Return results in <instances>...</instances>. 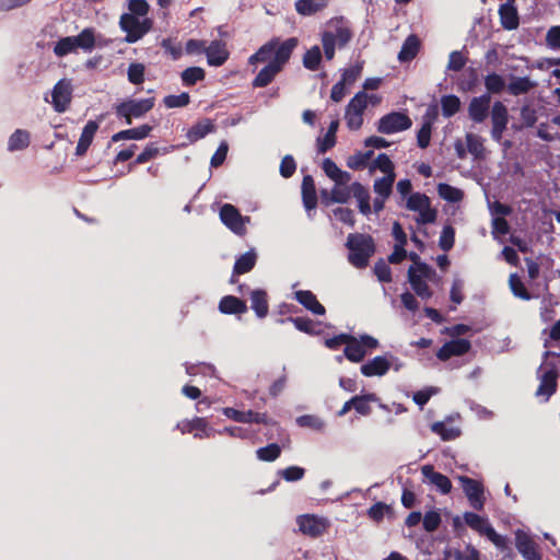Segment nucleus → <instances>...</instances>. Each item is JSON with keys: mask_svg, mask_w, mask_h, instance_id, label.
<instances>
[{"mask_svg": "<svg viewBox=\"0 0 560 560\" xmlns=\"http://www.w3.org/2000/svg\"><path fill=\"white\" fill-rule=\"evenodd\" d=\"M537 377L539 385L535 395L542 397L544 401H548L550 397L557 392L559 372L553 362L546 361L537 370Z\"/></svg>", "mask_w": 560, "mask_h": 560, "instance_id": "nucleus-5", "label": "nucleus"}, {"mask_svg": "<svg viewBox=\"0 0 560 560\" xmlns=\"http://www.w3.org/2000/svg\"><path fill=\"white\" fill-rule=\"evenodd\" d=\"M215 126L211 119L205 118L192 125L186 133V138L189 143H195L198 140L205 138L207 135L213 132Z\"/></svg>", "mask_w": 560, "mask_h": 560, "instance_id": "nucleus-27", "label": "nucleus"}, {"mask_svg": "<svg viewBox=\"0 0 560 560\" xmlns=\"http://www.w3.org/2000/svg\"><path fill=\"white\" fill-rule=\"evenodd\" d=\"M329 0H296L295 10L301 15H313L323 10Z\"/></svg>", "mask_w": 560, "mask_h": 560, "instance_id": "nucleus-35", "label": "nucleus"}, {"mask_svg": "<svg viewBox=\"0 0 560 560\" xmlns=\"http://www.w3.org/2000/svg\"><path fill=\"white\" fill-rule=\"evenodd\" d=\"M322 58L323 57L320 48L315 45L306 50V52L303 56L302 62L305 69L310 71H316L319 69Z\"/></svg>", "mask_w": 560, "mask_h": 560, "instance_id": "nucleus-39", "label": "nucleus"}, {"mask_svg": "<svg viewBox=\"0 0 560 560\" xmlns=\"http://www.w3.org/2000/svg\"><path fill=\"white\" fill-rule=\"evenodd\" d=\"M299 529L306 536L317 538L324 535L328 527L329 521L325 517H319L314 514L300 515L296 518Z\"/></svg>", "mask_w": 560, "mask_h": 560, "instance_id": "nucleus-9", "label": "nucleus"}, {"mask_svg": "<svg viewBox=\"0 0 560 560\" xmlns=\"http://www.w3.org/2000/svg\"><path fill=\"white\" fill-rule=\"evenodd\" d=\"M509 285L512 291V293L524 300L529 301L532 299L530 293L526 289L525 284L523 283L522 279L517 276V273H512L509 278Z\"/></svg>", "mask_w": 560, "mask_h": 560, "instance_id": "nucleus-44", "label": "nucleus"}, {"mask_svg": "<svg viewBox=\"0 0 560 560\" xmlns=\"http://www.w3.org/2000/svg\"><path fill=\"white\" fill-rule=\"evenodd\" d=\"M296 171V163L292 155L288 154L280 162L279 172L283 178H290Z\"/></svg>", "mask_w": 560, "mask_h": 560, "instance_id": "nucleus-62", "label": "nucleus"}, {"mask_svg": "<svg viewBox=\"0 0 560 560\" xmlns=\"http://www.w3.org/2000/svg\"><path fill=\"white\" fill-rule=\"evenodd\" d=\"M73 51L74 49L71 36L60 38L54 47V52L57 57H65Z\"/></svg>", "mask_w": 560, "mask_h": 560, "instance_id": "nucleus-63", "label": "nucleus"}, {"mask_svg": "<svg viewBox=\"0 0 560 560\" xmlns=\"http://www.w3.org/2000/svg\"><path fill=\"white\" fill-rule=\"evenodd\" d=\"M535 86V83L527 77L514 78L508 85V91L511 95L518 96L526 94Z\"/></svg>", "mask_w": 560, "mask_h": 560, "instance_id": "nucleus-38", "label": "nucleus"}, {"mask_svg": "<svg viewBox=\"0 0 560 560\" xmlns=\"http://www.w3.org/2000/svg\"><path fill=\"white\" fill-rule=\"evenodd\" d=\"M144 65L140 62H132L127 70L128 81L132 84H141L144 82Z\"/></svg>", "mask_w": 560, "mask_h": 560, "instance_id": "nucleus-53", "label": "nucleus"}, {"mask_svg": "<svg viewBox=\"0 0 560 560\" xmlns=\"http://www.w3.org/2000/svg\"><path fill=\"white\" fill-rule=\"evenodd\" d=\"M301 194L303 206L306 211L314 210L317 206V194L314 178L311 175H305L303 177Z\"/></svg>", "mask_w": 560, "mask_h": 560, "instance_id": "nucleus-22", "label": "nucleus"}, {"mask_svg": "<svg viewBox=\"0 0 560 560\" xmlns=\"http://www.w3.org/2000/svg\"><path fill=\"white\" fill-rule=\"evenodd\" d=\"M515 547L525 560H541L536 541L524 530H516Z\"/></svg>", "mask_w": 560, "mask_h": 560, "instance_id": "nucleus-13", "label": "nucleus"}, {"mask_svg": "<svg viewBox=\"0 0 560 560\" xmlns=\"http://www.w3.org/2000/svg\"><path fill=\"white\" fill-rule=\"evenodd\" d=\"M459 481L470 505L477 511L482 510L486 501L482 483L467 476H460Z\"/></svg>", "mask_w": 560, "mask_h": 560, "instance_id": "nucleus-10", "label": "nucleus"}, {"mask_svg": "<svg viewBox=\"0 0 560 560\" xmlns=\"http://www.w3.org/2000/svg\"><path fill=\"white\" fill-rule=\"evenodd\" d=\"M491 137L494 141H500L502 139L503 132L506 129L509 122V113L506 106L497 101L491 108Z\"/></svg>", "mask_w": 560, "mask_h": 560, "instance_id": "nucleus-12", "label": "nucleus"}, {"mask_svg": "<svg viewBox=\"0 0 560 560\" xmlns=\"http://www.w3.org/2000/svg\"><path fill=\"white\" fill-rule=\"evenodd\" d=\"M322 167L326 176H328L337 185H346L351 179V175L348 172L340 170L337 164L329 158L323 161Z\"/></svg>", "mask_w": 560, "mask_h": 560, "instance_id": "nucleus-28", "label": "nucleus"}, {"mask_svg": "<svg viewBox=\"0 0 560 560\" xmlns=\"http://www.w3.org/2000/svg\"><path fill=\"white\" fill-rule=\"evenodd\" d=\"M441 522V515L438 511H429L422 518L423 528L428 533L435 532L439 528Z\"/></svg>", "mask_w": 560, "mask_h": 560, "instance_id": "nucleus-59", "label": "nucleus"}, {"mask_svg": "<svg viewBox=\"0 0 560 560\" xmlns=\"http://www.w3.org/2000/svg\"><path fill=\"white\" fill-rule=\"evenodd\" d=\"M343 354L349 361L358 363L364 359L366 350L363 348V345L360 343L358 338L351 336L343 349Z\"/></svg>", "mask_w": 560, "mask_h": 560, "instance_id": "nucleus-33", "label": "nucleus"}, {"mask_svg": "<svg viewBox=\"0 0 560 560\" xmlns=\"http://www.w3.org/2000/svg\"><path fill=\"white\" fill-rule=\"evenodd\" d=\"M219 311L230 315L242 314L245 312V301L234 295H225L219 303Z\"/></svg>", "mask_w": 560, "mask_h": 560, "instance_id": "nucleus-32", "label": "nucleus"}, {"mask_svg": "<svg viewBox=\"0 0 560 560\" xmlns=\"http://www.w3.org/2000/svg\"><path fill=\"white\" fill-rule=\"evenodd\" d=\"M420 45H421L420 39L418 38L417 35H415V34L409 35L405 39V42L401 46V49L398 54L399 61L408 62V61H411L412 59H415L419 52Z\"/></svg>", "mask_w": 560, "mask_h": 560, "instance_id": "nucleus-29", "label": "nucleus"}, {"mask_svg": "<svg viewBox=\"0 0 560 560\" xmlns=\"http://www.w3.org/2000/svg\"><path fill=\"white\" fill-rule=\"evenodd\" d=\"M373 154L374 152L372 150L366 152H358L348 159L347 165L352 170L363 168L368 165V162L373 156Z\"/></svg>", "mask_w": 560, "mask_h": 560, "instance_id": "nucleus-55", "label": "nucleus"}, {"mask_svg": "<svg viewBox=\"0 0 560 560\" xmlns=\"http://www.w3.org/2000/svg\"><path fill=\"white\" fill-rule=\"evenodd\" d=\"M296 424L301 428H310L316 431H320L324 429V421L314 415H303L296 418Z\"/></svg>", "mask_w": 560, "mask_h": 560, "instance_id": "nucleus-51", "label": "nucleus"}, {"mask_svg": "<svg viewBox=\"0 0 560 560\" xmlns=\"http://www.w3.org/2000/svg\"><path fill=\"white\" fill-rule=\"evenodd\" d=\"M396 174L385 175L384 177L377 178L374 182V191L383 198H388L393 191V184L395 182Z\"/></svg>", "mask_w": 560, "mask_h": 560, "instance_id": "nucleus-41", "label": "nucleus"}, {"mask_svg": "<svg viewBox=\"0 0 560 560\" xmlns=\"http://www.w3.org/2000/svg\"><path fill=\"white\" fill-rule=\"evenodd\" d=\"M464 521L467 526L486 536L497 548L504 550L508 548V538L498 534L488 518L480 516L474 512H465Z\"/></svg>", "mask_w": 560, "mask_h": 560, "instance_id": "nucleus-4", "label": "nucleus"}, {"mask_svg": "<svg viewBox=\"0 0 560 560\" xmlns=\"http://www.w3.org/2000/svg\"><path fill=\"white\" fill-rule=\"evenodd\" d=\"M373 270L380 282H392V269L383 258L375 262Z\"/></svg>", "mask_w": 560, "mask_h": 560, "instance_id": "nucleus-56", "label": "nucleus"}, {"mask_svg": "<svg viewBox=\"0 0 560 560\" xmlns=\"http://www.w3.org/2000/svg\"><path fill=\"white\" fill-rule=\"evenodd\" d=\"M351 195V185L348 187L345 185L336 184L330 190V200L337 203H346L350 199Z\"/></svg>", "mask_w": 560, "mask_h": 560, "instance_id": "nucleus-57", "label": "nucleus"}, {"mask_svg": "<svg viewBox=\"0 0 560 560\" xmlns=\"http://www.w3.org/2000/svg\"><path fill=\"white\" fill-rule=\"evenodd\" d=\"M455 244V230L451 225H446L443 228L440 240H439V246L442 250L448 252L454 247Z\"/></svg>", "mask_w": 560, "mask_h": 560, "instance_id": "nucleus-54", "label": "nucleus"}, {"mask_svg": "<svg viewBox=\"0 0 560 560\" xmlns=\"http://www.w3.org/2000/svg\"><path fill=\"white\" fill-rule=\"evenodd\" d=\"M256 453H257V457L260 460L273 462L280 456L281 448L277 443H271V444H268L267 446L258 448Z\"/></svg>", "mask_w": 560, "mask_h": 560, "instance_id": "nucleus-52", "label": "nucleus"}, {"mask_svg": "<svg viewBox=\"0 0 560 560\" xmlns=\"http://www.w3.org/2000/svg\"><path fill=\"white\" fill-rule=\"evenodd\" d=\"M205 77L206 72L200 67H189L182 72V81L186 86L195 85L198 81L203 80Z\"/></svg>", "mask_w": 560, "mask_h": 560, "instance_id": "nucleus-45", "label": "nucleus"}, {"mask_svg": "<svg viewBox=\"0 0 560 560\" xmlns=\"http://www.w3.org/2000/svg\"><path fill=\"white\" fill-rule=\"evenodd\" d=\"M295 300L302 304L306 310L316 315H324L326 310L318 302L316 295L308 290H300L294 293Z\"/></svg>", "mask_w": 560, "mask_h": 560, "instance_id": "nucleus-26", "label": "nucleus"}, {"mask_svg": "<svg viewBox=\"0 0 560 560\" xmlns=\"http://www.w3.org/2000/svg\"><path fill=\"white\" fill-rule=\"evenodd\" d=\"M390 369V362L383 355H377L361 365V373L366 377L383 376Z\"/></svg>", "mask_w": 560, "mask_h": 560, "instance_id": "nucleus-21", "label": "nucleus"}, {"mask_svg": "<svg viewBox=\"0 0 560 560\" xmlns=\"http://www.w3.org/2000/svg\"><path fill=\"white\" fill-rule=\"evenodd\" d=\"M442 115L446 118L454 116L460 108L458 96L450 94L441 97Z\"/></svg>", "mask_w": 560, "mask_h": 560, "instance_id": "nucleus-42", "label": "nucleus"}, {"mask_svg": "<svg viewBox=\"0 0 560 560\" xmlns=\"http://www.w3.org/2000/svg\"><path fill=\"white\" fill-rule=\"evenodd\" d=\"M478 83V72L475 68H468L462 74L458 82L459 89L463 91H471Z\"/></svg>", "mask_w": 560, "mask_h": 560, "instance_id": "nucleus-48", "label": "nucleus"}, {"mask_svg": "<svg viewBox=\"0 0 560 560\" xmlns=\"http://www.w3.org/2000/svg\"><path fill=\"white\" fill-rule=\"evenodd\" d=\"M299 44L298 37H289L282 40L280 37L273 36L252 55L247 60L249 63H267L254 78L253 86L265 88L269 85L289 62Z\"/></svg>", "mask_w": 560, "mask_h": 560, "instance_id": "nucleus-1", "label": "nucleus"}, {"mask_svg": "<svg viewBox=\"0 0 560 560\" xmlns=\"http://www.w3.org/2000/svg\"><path fill=\"white\" fill-rule=\"evenodd\" d=\"M160 154V148L155 143H149L143 151L136 158L133 164H144Z\"/></svg>", "mask_w": 560, "mask_h": 560, "instance_id": "nucleus-61", "label": "nucleus"}, {"mask_svg": "<svg viewBox=\"0 0 560 560\" xmlns=\"http://www.w3.org/2000/svg\"><path fill=\"white\" fill-rule=\"evenodd\" d=\"M443 560H480V552L471 544H468L464 550L454 549L446 551Z\"/></svg>", "mask_w": 560, "mask_h": 560, "instance_id": "nucleus-36", "label": "nucleus"}, {"mask_svg": "<svg viewBox=\"0 0 560 560\" xmlns=\"http://www.w3.org/2000/svg\"><path fill=\"white\" fill-rule=\"evenodd\" d=\"M351 191L353 197L359 202V210L362 214L368 215L371 213V205H370V192L366 187H364L361 183L354 182L351 184Z\"/></svg>", "mask_w": 560, "mask_h": 560, "instance_id": "nucleus-31", "label": "nucleus"}, {"mask_svg": "<svg viewBox=\"0 0 560 560\" xmlns=\"http://www.w3.org/2000/svg\"><path fill=\"white\" fill-rule=\"evenodd\" d=\"M471 348V343L467 339H453L445 342L438 351L436 357L441 361H447L452 357L466 354Z\"/></svg>", "mask_w": 560, "mask_h": 560, "instance_id": "nucleus-15", "label": "nucleus"}, {"mask_svg": "<svg viewBox=\"0 0 560 560\" xmlns=\"http://www.w3.org/2000/svg\"><path fill=\"white\" fill-rule=\"evenodd\" d=\"M546 44L553 50L560 49V25L551 26L546 34Z\"/></svg>", "mask_w": 560, "mask_h": 560, "instance_id": "nucleus-64", "label": "nucleus"}, {"mask_svg": "<svg viewBox=\"0 0 560 560\" xmlns=\"http://www.w3.org/2000/svg\"><path fill=\"white\" fill-rule=\"evenodd\" d=\"M207 61L209 66L219 67L222 66L229 58V51L226 46L221 40H213L205 49Z\"/></svg>", "mask_w": 560, "mask_h": 560, "instance_id": "nucleus-20", "label": "nucleus"}, {"mask_svg": "<svg viewBox=\"0 0 560 560\" xmlns=\"http://www.w3.org/2000/svg\"><path fill=\"white\" fill-rule=\"evenodd\" d=\"M154 97L135 100L128 98L114 105V112L118 119H124L126 125H131L133 119L144 117L153 109Z\"/></svg>", "mask_w": 560, "mask_h": 560, "instance_id": "nucleus-3", "label": "nucleus"}, {"mask_svg": "<svg viewBox=\"0 0 560 560\" xmlns=\"http://www.w3.org/2000/svg\"><path fill=\"white\" fill-rule=\"evenodd\" d=\"M346 246L349 249V262L358 269L365 268L375 253L374 240L369 234L350 233Z\"/></svg>", "mask_w": 560, "mask_h": 560, "instance_id": "nucleus-2", "label": "nucleus"}, {"mask_svg": "<svg viewBox=\"0 0 560 560\" xmlns=\"http://www.w3.org/2000/svg\"><path fill=\"white\" fill-rule=\"evenodd\" d=\"M369 95L361 91L358 92L349 102L346 107V110H350L352 113L363 114L368 106Z\"/></svg>", "mask_w": 560, "mask_h": 560, "instance_id": "nucleus-49", "label": "nucleus"}, {"mask_svg": "<svg viewBox=\"0 0 560 560\" xmlns=\"http://www.w3.org/2000/svg\"><path fill=\"white\" fill-rule=\"evenodd\" d=\"M375 400H377V397L375 394L353 396V401H354L353 409L362 416H369L372 411L370 402L375 401Z\"/></svg>", "mask_w": 560, "mask_h": 560, "instance_id": "nucleus-43", "label": "nucleus"}, {"mask_svg": "<svg viewBox=\"0 0 560 560\" xmlns=\"http://www.w3.org/2000/svg\"><path fill=\"white\" fill-rule=\"evenodd\" d=\"M412 126L410 117L401 112H392L384 115L377 122V131L384 135H392L405 131Z\"/></svg>", "mask_w": 560, "mask_h": 560, "instance_id": "nucleus-8", "label": "nucleus"}, {"mask_svg": "<svg viewBox=\"0 0 560 560\" xmlns=\"http://www.w3.org/2000/svg\"><path fill=\"white\" fill-rule=\"evenodd\" d=\"M466 144L470 154H472L476 159L481 158L485 152V147L482 139L474 133L466 135Z\"/></svg>", "mask_w": 560, "mask_h": 560, "instance_id": "nucleus-50", "label": "nucleus"}, {"mask_svg": "<svg viewBox=\"0 0 560 560\" xmlns=\"http://www.w3.org/2000/svg\"><path fill=\"white\" fill-rule=\"evenodd\" d=\"M153 22L149 18L139 20L133 14L124 13L119 19V26L126 33L125 40L129 44L141 39L152 28Z\"/></svg>", "mask_w": 560, "mask_h": 560, "instance_id": "nucleus-6", "label": "nucleus"}, {"mask_svg": "<svg viewBox=\"0 0 560 560\" xmlns=\"http://www.w3.org/2000/svg\"><path fill=\"white\" fill-rule=\"evenodd\" d=\"M152 130L153 127L151 125L144 124L136 128L125 129L114 133L112 141L118 142L121 140H142L149 137Z\"/></svg>", "mask_w": 560, "mask_h": 560, "instance_id": "nucleus-25", "label": "nucleus"}, {"mask_svg": "<svg viewBox=\"0 0 560 560\" xmlns=\"http://www.w3.org/2000/svg\"><path fill=\"white\" fill-rule=\"evenodd\" d=\"M491 103V96L489 94H482L477 97H472L468 105V116L477 124H481L489 115Z\"/></svg>", "mask_w": 560, "mask_h": 560, "instance_id": "nucleus-16", "label": "nucleus"}, {"mask_svg": "<svg viewBox=\"0 0 560 560\" xmlns=\"http://www.w3.org/2000/svg\"><path fill=\"white\" fill-rule=\"evenodd\" d=\"M190 102V96L187 92L178 95H167L164 97L163 103L167 108H177L187 106Z\"/></svg>", "mask_w": 560, "mask_h": 560, "instance_id": "nucleus-58", "label": "nucleus"}, {"mask_svg": "<svg viewBox=\"0 0 560 560\" xmlns=\"http://www.w3.org/2000/svg\"><path fill=\"white\" fill-rule=\"evenodd\" d=\"M422 475L435 486L441 493L447 494L452 490V482L450 478L439 471L434 470L432 465H424L421 468Z\"/></svg>", "mask_w": 560, "mask_h": 560, "instance_id": "nucleus-19", "label": "nucleus"}, {"mask_svg": "<svg viewBox=\"0 0 560 560\" xmlns=\"http://www.w3.org/2000/svg\"><path fill=\"white\" fill-rule=\"evenodd\" d=\"M249 299L250 308L254 311L257 318H265L269 312V301L267 292L261 289L253 290L249 294Z\"/></svg>", "mask_w": 560, "mask_h": 560, "instance_id": "nucleus-23", "label": "nucleus"}, {"mask_svg": "<svg viewBox=\"0 0 560 560\" xmlns=\"http://www.w3.org/2000/svg\"><path fill=\"white\" fill-rule=\"evenodd\" d=\"M439 196L448 202H458L464 198V192L450 184L440 183L438 185Z\"/></svg>", "mask_w": 560, "mask_h": 560, "instance_id": "nucleus-40", "label": "nucleus"}, {"mask_svg": "<svg viewBox=\"0 0 560 560\" xmlns=\"http://www.w3.org/2000/svg\"><path fill=\"white\" fill-rule=\"evenodd\" d=\"M52 106L57 113H63L68 109L72 100V85L69 80H59L51 92Z\"/></svg>", "mask_w": 560, "mask_h": 560, "instance_id": "nucleus-11", "label": "nucleus"}, {"mask_svg": "<svg viewBox=\"0 0 560 560\" xmlns=\"http://www.w3.org/2000/svg\"><path fill=\"white\" fill-rule=\"evenodd\" d=\"M516 0H509L499 7V18L502 27L506 31H514L520 25V16L515 5Z\"/></svg>", "mask_w": 560, "mask_h": 560, "instance_id": "nucleus-17", "label": "nucleus"}, {"mask_svg": "<svg viewBox=\"0 0 560 560\" xmlns=\"http://www.w3.org/2000/svg\"><path fill=\"white\" fill-rule=\"evenodd\" d=\"M177 428L185 433H192L195 438H210L213 430L208 425L206 418L196 417L192 420H186L177 424Z\"/></svg>", "mask_w": 560, "mask_h": 560, "instance_id": "nucleus-18", "label": "nucleus"}, {"mask_svg": "<svg viewBox=\"0 0 560 560\" xmlns=\"http://www.w3.org/2000/svg\"><path fill=\"white\" fill-rule=\"evenodd\" d=\"M406 207L410 211L419 212V217L417 218L419 224L433 223L436 220L438 211L431 208V200L424 194H411L407 200Z\"/></svg>", "mask_w": 560, "mask_h": 560, "instance_id": "nucleus-7", "label": "nucleus"}, {"mask_svg": "<svg viewBox=\"0 0 560 560\" xmlns=\"http://www.w3.org/2000/svg\"><path fill=\"white\" fill-rule=\"evenodd\" d=\"M30 132L23 129H16L9 138V151H19L26 149L30 145Z\"/></svg>", "mask_w": 560, "mask_h": 560, "instance_id": "nucleus-37", "label": "nucleus"}, {"mask_svg": "<svg viewBox=\"0 0 560 560\" xmlns=\"http://www.w3.org/2000/svg\"><path fill=\"white\" fill-rule=\"evenodd\" d=\"M98 130V122L95 120H89L86 125L83 127L82 133L79 138L75 154L78 156H82L89 150L96 131Z\"/></svg>", "mask_w": 560, "mask_h": 560, "instance_id": "nucleus-24", "label": "nucleus"}, {"mask_svg": "<svg viewBox=\"0 0 560 560\" xmlns=\"http://www.w3.org/2000/svg\"><path fill=\"white\" fill-rule=\"evenodd\" d=\"M220 220L222 223L236 234L244 232V218L238 209L231 203H224L220 209Z\"/></svg>", "mask_w": 560, "mask_h": 560, "instance_id": "nucleus-14", "label": "nucleus"}, {"mask_svg": "<svg viewBox=\"0 0 560 560\" xmlns=\"http://www.w3.org/2000/svg\"><path fill=\"white\" fill-rule=\"evenodd\" d=\"M485 85L488 91L487 94H499L505 88V81L500 74L493 72L485 78Z\"/></svg>", "mask_w": 560, "mask_h": 560, "instance_id": "nucleus-46", "label": "nucleus"}, {"mask_svg": "<svg viewBox=\"0 0 560 560\" xmlns=\"http://www.w3.org/2000/svg\"><path fill=\"white\" fill-rule=\"evenodd\" d=\"M373 167L378 168L385 175L395 174V166L389 156L385 153H381L373 162Z\"/></svg>", "mask_w": 560, "mask_h": 560, "instance_id": "nucleus-60", "label": "nucleus"}, {"mask_svg": "<svg viewBox=\"0 0 560 560\" xmlns=\"http://www.w3.org/2000/svg\"><path fill=\"white\" fill-rule=\"evenodd\" d=\"M74 51L78 48L91 51L95 47V34L93 28H84L79 35L71 36Z\"/></svg>", "mask_w": 560, "mask_h": 560, "instance_id": "nucleus-34", "label": "nucleus"}, {"mask_svg": "<svg viewBox=\"0 0 560 560\" xmlns=\"http://www.w3.org/2000/svg\"><path fill=\"white\" fill-rule=\"evenodd\" d=\"M408 280L416 292V294L421 299H430L432 296V291L428 283L421 279V276L416 273V269L413 266H410L408 269Z\"/></svg>", "mask_w": 560, "mask_h": 560, "instance_id": "nucleus-30", "label": "nucleus"}, {"mask_svg": "<svg viewBox=\"0 0 560 560\" xmlns=\"http://www.w3.org/2000/svg\"><path fill=\"white\" fill-rule=\"evenodd\" d=\"M432 431L441 436L443 441L455 440L459 436L460 431L453 427H447L444 422H435L432 424Z\"/></svg>", "mask_w": 560, "mask_h": 560, "instance_id": "nucleus-47", "label": "nucleus"}]
</instances>
